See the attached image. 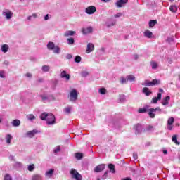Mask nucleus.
Segmentation results:
<instances>
[{"label": "nucleus", "mask_w": 180, "mask_h": 180, "mask_svg": "<svg viewBox=\"0 0 180 180\" xmlns=\"http://www.w3.org/2000/svg\"><path fill=\"white\" fill-rule=\"evenodd\" d=\"M68 98L71 102H75L78 99V91L76 89H72L69 94Z\"/></svg>", "instance_id": "1"}, {"label": "nucleus", "mask_w": 180, "mask_h": 180, "mask_svg": "<svg viewBox=\"0 0 180 180\" xmlns=\"http://www.w3.org/2000/svg\"><path fill=\"white\" fill-rule=\"evenodd\" d=\"M70 175H72V178L75 180H82V176L75 170V169H72L70 172Z\"/></svg>", "instance_id": "2"}, {"label": "nucleus", "mask_w": 180, "mask_h": 180, "mask_svg": "<svg viewBox=\"0 0 180 180\" xmlns=\"http://www.w3.org/2000/svg\"><path fill=\"white\" fill-rule=\"evenodd\" d=\"M46 123L48 125L56 124V116H54L53 113L48 114V117L46 118Z\"/></svg>", "instance_id": "3"}, {"label": "nucleus", "mask_w": 180, "mask_h": 180, "mask_svg": "<svg viewBox=\"0 0 180 180\" xmlns=\"http://www.w3.org/2000/svg\"><path fill=\"white\" fill-rule=\"evenodd\" d=\"M85 12L87 15H94V13L96 12V7L90 6L86 8Z\"/></svg>", "instance_id": "4"}, {"label": "nucleus", "mask_w": 180, "mask_h": 180, "mask_svg": "<svg viewBox=\"0 0 180 180\" xmlns=\"http://www.w3.org/2000/svg\"><path fill=\"white\" fill-rule=\"evenodd\" d=\"M2 15L3 16H6V19L9 20V19H11L12 16H13V13L9 10H4Z\"/></svg>", "instance_id": "5"}, {"label": "nucleus", "mask_w": 180, "mask_h": 180, "mask_svg": "<svg viewBox=\"0 0 180 180\" xmlns=\"http://www.w3.org/2000/svg\"><path fill=\"white\" fill-rule=\"evenodd\" d=\"M105 168H106L105 164L98 165L94 168V172H102V171H105Z\"/></svg>", "instance_id": "6"}, {"label": "nucleus", "mask_w": 180, "mask_h": 180, "mask_svg": "<svg viewBox=\"0 0 180 180\" xmlns=\"http://www.w3.org/2000/svg\"><path fill=\"white\" fill-rule=\"evenodd\" d=\"M94 49H95V47L94 46V44L89 43L87 44V48H86V53L87 54H89V53H92V51H94Z\"/></svg>", "instance_id": "7"}, {"label": "nucleus", "mask_w": 180, "mask_h": 180, "mask_svg": "<svg viewBox=\"0 0 180 180\" xmlns=\"http://www.w3.org/2000/svg\"><path fill=\"white\" fill-rule=\"evenodd\" d=\"M157 109L158 108H149L148 112V115L150 117H151L152 119L155 117V114H154V112H157Z\"/></svg>", "instance_id": "8"}, {"label": "nucleus", "mask_w": 180, "mask_h": 180, "mask_svg": "<svg viewBox=\"0 0 180 180\" xmlns=\"http://www.w3.org/2000/svg\"><path fill=\"white\" fill-rule=\"evenodd\" d=\"M92 27H88L87 28H82V32L83 34H88L89 33H92Z\"/></svg>", "instance_id": "9"}, {"label": "nucleus", "mask_w": 180, "mask_h": 180, "mask_svg": "<svg viewBox=\"0 0 180 180\" xmlns=\"http://www.w3.org/2000/svg\"><path fill=\"white\" fill-rule=\"evenodd\" d=\"M158 83V80L157 79H153L152 82H145V86H153V85H155L156 84Z\"/></svg>", "instance_id": "10"}, {"label": "nucleus", "mask_w": 180, "mask_h": 180, "mask_svg": "<svg viewBox=\"0 0 180 180\" xmlns=\"http://www.w3.org/2000/svg\"><path fill=\"white\" fill-rule=\"evenodd\" d=\"M60 77L62 78H65L66 81H70V74H67L65 70L61 72Z\"/></svg>", "instance_id": "11"}, {"label": "nucleus", "mask_w": 180, "mask_h": 180, "mask_svg": "<svg viewBox=\"0 0 180 180\" xmlns=\"http://www.w3.org/2000/svg\"><path fill=\"white\" fill-rule=\"evenodd\" d=\"M126 4H127V1H118L115 3V5L117 6V8H122Z\"/></svg>", "instance_id": "12"}, {"label": "nucleus", "mask_w": 180, "mask_h": 180, "mask_svg": "<svg viewBox=\"0 0 180 180\" xmlns=\"http://www.w3.org/2000/svg\"><path fill=\"white\" fill-rule=\"evenodd\" d=\"M144 36L145 37H148V39L153 38V32H150L149 30H146L144 32Z\"/></svg>", "instance_id": "13"}, {"label": "nucleus", "mask_w": 180, "mask_h": 180, "mask_svg": "<svg viewBox=\"0 0 180 180\" xmlns=\"http://www.w3.org/2000/svg\"><path fill=\"white\" fill-rule=\"evenodd\" d=\"M148 109H150V106L146 105V106L143 107V108H139L138 112H139V113H146V112H148Z\"/></svg>", "instance_id": "14"}, {"label": "nucleus", "mask_w": 180, "mask_h": 180, "mask_svg": "<svg viewBox=\"0 0 180 180\" xmlns=\"http://www.w3.org/2000/svg\"><path fill=\"white\" fill-rule=\"evenodd\" d=\"M169 99H171V97H169V96H166L162 101V105H163L164 106H166L167 105H168Z\"/></svg>", "instance_id": "15"}, {"label": "nucleus", "mask_w": 180, "mask_h": 180, "mask_svg": "<svg viewBox=\"0 0 180 180\" xmlns=\"http://www.w3.org/2000/svg\"><path fill=\"white\" fill-rule=\"evenodd\" d=\"M1 50L3 53H8V51L9 50V45L8 44L2 45Z\"/></svg>", "instance_id": "16"}, {"label": "nucleus", "mask_w": 180, "mask_h": 180, "mask_svg": "<svg viewBox=\"0 0 180 180\" xmlns=\"http://www.w3.org/2000/svg\"><path fill=\"white\" fill-rule=\"evenodd\" d=\"M53 174H54V169H51L49 171L45 173V175L46 176H48V178H51Z\"/></svg>", "instance_id": "17"}, {"label": "nucleus", "mask_w": 180, "mask_h": 180, "mask_svg": "<svg viewBox=\"0 0 180 180\" xmlns=\"http://www.w3.org/2000/svg\"><path fill=\"white\" fill-rule=\"evenodd\" d=\"M75 34V31H67L64 33L65 37H69V36H74Z\"/></svg>", "instance_id": "18"}, {"label": "nucleus", "mask_w": 180, "mask_h": 180, "mask_svg": "<svg viewBox=\"0 0 180 180\" xmlns=\"http://www.w3.org/2000/svg\"><path fill=\"white\" fill-rule=\"evenodd\" d=\"M32 180H43V177L40 174H34Z\"/></svg>", "instance_id": "19"}, {"label": "nucleus", "mask_w": 180, "mask_h": 180, "mask_svg": "<svg viewBox=\"0 0 180 180\" xmlns=\"http://www.w3.org/2000/svg\"><path fill=\"white\" fill-rule=\"evenodd\" d=\"M158 22L157 20H152L149 21V29H151L152 27H154L155 25H157Z\"/></svg>", "instance_id": "20"}, {"label": "nucleus", "mask_w": 180, "mask_h": 180, "mask_svg": "<svg viewBox=\"0 0 180 180\" xmlns=\"http://www.w3.org/2000/svg\"><path fill=\"white\" fill-rule=\"evenodd\" d=\"M143 92L144 94L146 95V96H148L151 95V91H150V89L147 87L143 88Z\"/></svg>", "instance_id": "21"}, {"label": "nucleus", "mask_w": 180, "mask_h": 180, "mask_svg": "<svg viewBox=\"0 0 180 180\" xmlns=\"http://www.w3.org/2000/svg\"><path fill=\"white\" fill-rule=\"evenodd\" d=\"M12 125L14 126V127H18V126H20V120H13Z\"/></svg>", "instance_id": "22"}, {"label": "nucleus", "mask_w": 180, "mask_h": 180, "mask_svg": "<svg viewBox=\"0 0 180 180\" xmlns=\"http://www.w3.org/2000/svg\"><path fill=\"white\" fill-rule=\"evenodd\" d=\"M136 80V77L133 75H129L127 76V81H131V82H133V81Z\"/></svg>", "instance_id": "23"}, {"label": "nucleus", "mask_w": 180, "mask_h": 180, "mask_svg": "<svg viewBox=\"0 0 180 180\" xmlns=\"http://www.w3.org/2000/svg\"><path fill=\"white\" fill-rule=\"evenodd\" d=\"M49 113L47 112H43L41 115H40V119L41 120H47V117L49 116Z\"/></svg>", "instance_id": "24"}, {"label": "nucleus", "mask_w": 180, "mask_h": 180, "mask_svg": "<svg viewBox=\"0 0 180 180\" xmlns=\"http://www.w3.org/2000/svg\"><path fill=\"white\" fill-rule=\"evenodd\" d=\"M56 45H54V42H49L47 44V48L49 50H54Z\"/></svg>", "instance_id": "25"}, {"label": "nucleus", "mask_w": 180, "mask_h": 180, "mask_svg": "<svg viewBox=\"0 0 180 180\" xmlns=\"http://www.w3.org/2000/svg\"><path fill=\"white\" fill-rule=\"evenodd\" d=\"M36 133H37V131L36 130H32L31 131H28L27 133V136H30V137H34V135L36 134Z\"/></svg>", "instance_id": "26"}, {"label": "nucleus", "mask_w": 180, "mask_h": 180, "mask_svg": "<svg viewBox=\"0 0 180 180\" xmlns=\"http://www.w3.org/2000/svg\"><path fill=\"white\" fill-rule=\"evenodd\" d=\"M172 140L173 143H175V144H177L178 146H179L180 143L178 142V136L176 135H174L172 137Z\"/></svg>", "instance_id": "27"}, {"label": "nucleus", "mask_w": 180, "mask_h": 180, "mask_svg": "<svg viewBox=\"0 0 180 180\" xmlns=\"http://www.w3.org/2000/svg\"><path fill=\"white\" fill-rule=\"evenodd\" d=\"M108 167L109 168V169L111 171V172L112 174H115V165L113 164H109L108 165Z\"/></svg>", "instance_id": "28"}, {"label": "nucleus", "mask_w": 180, "mask_h": 180, "mask_svg": "<svg viewBox=\"0 0 180 180\" xmlns=\"http://www.w3.org/2000/svg\"><path fill=\"white\" fill-rule=\"evenodd\" d=\"M134 130H136V131H138V133L140 131V130H141V124H136L134 125Z\"/></svg>", "instance_id": "29"}, {"label": "nucleus", "mask_w": 180, "mask_h": 180, "mask_svg": "<svg viewBox=\"0 0 180 180\" xmlns=\"http://www.w3.org/2000/svg\"><path fill=\"white\" fill-rule=\"evenodd\" d=\"M169 11L171 12H173L174 13H175V12H176V11H178V8L176 7V6L172 5L169 7Z\"/></svg>", "instance_id": "30"}, {"label": "nucleus", "mask_w": 180, "mask_h": 180, "mask_svg": "<svg viewBox=\"0 0 180 180\" xmlns=\"http://www.w3.org/2000/svg\"><path fill=\"white\" fill-rule=\"evenodd\" d=\"M75 157H76L77 160H82L84 155L82 154V153H77L75 154Z\"/></svg>", "instance_id": "31"}, {"label": "nucleus", "mask_w": 180, "mask_h": 180, "mask_svg": "<svg viewBox=\"0 0 180 180\" xmlns=\"http://www.w3.org/2000/svg\"><path fill=\"white\" fill-rule=\"evenodd\" d=\"M42 70L44 71V72H49V71H50V66L49 65L42 66Z\"/></svg>", "instance_id": "32"}, {"label": "nucleus", "mask_w": 180, "mask_h": 180, "mask_svg": "<svg viewBox=\"0 0 180 180\" xmlns=\"http://www.w3.org/2000/svg\"><path fill=\"white\" fill-rule=\"evenodd\" d=\"M75 43V40H74V38H68V44L70 46L74 44Z\"/></svg>", "instance_id": "33"}, {"label": "nucleus", "mask_w": 180, "mask_h": 180, "mask_svg": "<svg viewBox=\"0 0 180 180\" xmlns=\"http://www.w3.org/2000/svg\"><path fill=\"white\" fill-rule=\"evenodd\" d=\"M174 122H175L174 117H169L167 120V124H174Z\"/></svg>", "instance_id": "34"}, {"label": "nucleus", "mask_w": 180, "mask_h": 180, "mask_svg": "<svg viewBox=\"0 0 180 180\" xmlns=\"http://www.w3.org/2000/svg\"><path fill=\"white\" fill-rule=\"evenodd\" d=\"M27 119L28 120H34V119H36V117L33 114H30L27 115Z\"/></svg>", "instance_id": "35"}, {"label": "nucleus", "mask_w": 180, "mask_h": 180, "mask_svg": "<svg viewBox=\"0 0 180 180\" xmlns=\"http://www.w3.org/2000/svg\"><path fill=\"white\" fill-rule=\"evenodd\" d=\"M11 140H12V136L11 134H8L6 136V143H7V144H11Z\"/></svg>", "instance_id": "36"}, {"label": "nucleus", "mask_w": 180, "mask_h": 180, "mask_svg": "<svg viewBox=\"0 0 180 180\" xmlns=\"http://www.w3.org/2000/svg\"><path fill=\"white\" fill-rule=\"evenodd\" d=\"M53 53H55V54H59L60 53V48L58 46H55L53 48Z\"/></svg>", "instance_id": "37"}, {"label": "nucleus", "mask_w": 180, "mask_h": 180, "mask_svg": "<svg viewBox=\"0 0 180 180\" xmlns=\"http://www.w3.org/2000/svg\"><path fill=\"white\" fill-rule=\"evenodd\" d=\"M99 94H101V95H105V94H106V89L105 88H101L99 89L98 91Z\"/></svg>", "instance_id": "38"}, {"label": "nucleus", "mask_w": 180, "mask_h": 180, "mask_svg": "<svg viewBox=\"0 0 180 180\" xmlns=\"http://www.w3.org/2000/svg\"><path fill=\"white\" fill-rule=\"evenodd\" d=\"M81 56H76V57L75 58V63H81Z\"/></svg>", "instance_id": "39"}, {"label": "nucleus", "mask_w": 180, "mask_h": 180, "mask_svg": "<svg viewBox=\"0 0 180 180\" xmlns=\"http://www.w3.org/2000/svg\"><path fill=\"white\" fill-rule=\"evenodd\" d=\"M34 169V165L32 164L28 166V171H33Z\"/></svg>", "instance_id": "40"}, {"label": "nucleus", "mask_w": 180, "mask_h": 180, "mask_svg": "<svg viewBox=\"0 0 180 180\" xmlns=\"http://www.w3.org/2000/svg\"><path fill=\"white\" fill-rule=\"evenodd\" d=\"M150 65H151L153 70H155V68H157V67H158L157 63H155V62H152L150 63Z\"/></svg>", "instance_id": "41"}, {"label": "nucleus", "mask_w": 180, "mask_h": 180, "mask_svg": "<svg viewBox=\"0 0 180 180\" xmlns=\"http://www.w3.org/2000/svg\"><path fill=\"white\" fill-rule=\"evenodd\" d=\"M4 180H12V177H11L9 174H6L4 176Z\"/></svg>", "instance_id": "42"}, {"label": "nucleus", "mask_w": 180, "mask_h": 180, "mask_svg": "<svg viewBox=\"0 0 180 180\" xmlns=\"http://www.w3.org/2000/svg\"><path fill=\"white\" fill-rule=\"evenodd\" d=\"M65 112L69 115L71 113V107H67L65 108Z\"/></svg>", "instance_id": "43"}, {"label": "nucleus", "mask_w": 180, "mask_h": 180, "mask_svg": "<svg viewBox=\"0 0 180 180\" xmlns=\"http://www.w3.org/2000/svg\"><path fill=\"white\" fill-rule=\"evenodd\" d=\"M158 96L153 98L151 101V103H158Z\"/></svg>", "instance_id": "44"}, {"label": "nucleus", "mask_w": 180, "mask_h": 180, "mask_svg": "<svg viewBox=\"0 0 180 180\" xmlns=\"http://www.w3.org/2000/svg\"><path fill=\"white\" fill-rule=\"evenodd\" d=\"M108 178V172H105L104 174L102 176L101 179L105 180Z\"/></svg>", "instance_id": "45"}, {"label": "nucleus", "mask_w": 180, "mask_h": 180, "mask_svg": "<svg viewBox=\"0 0 180 180\" xmlns=\"http://www.w3.org/2000/svg\"><path fill=\"white\" fill-rule=\"evenodd\" d=\"M127 82V78L125 79L124 77H121V84H126V82Z\"/></svg>", "instance_id": "46"}, {"label": "nucleus", "mask_w": 180, "mask_h": 180, "mask_svg": "<svg viewBox=\"0 0 180 180\" xmlns=\"http://www.w3.org/2000/svg\"><path fill=\"white\" fill-rule=\"evenodd\" d=\"M59 151H61V148H60V146H58L55 150H54V153L56 154H57V153H59Z\"/></svg>", "instance_id": "47"}, {"label": "nucleus", "mask_w": 180, "mask_h": 180, "mask_svg": "<svg viewBox=\"0 0 180 180\" xmlns=\"http://www.w3.org/2000/svg\"><path fill=\"white\" fill-rule=\"evenodd\" d=\"M153 129H154V127H153V126H151V125H149V126L146 128V131H150V130H153Z\"/></svg>", "instance_id": "48"}, {"label": "nucleus", "mask_w": 180, "mask_h": 180, "mask_svg": "<svg viewBox=\"0 0 180 180\" xmlns=\"http://www.w3.org/2000/svg\"><path fill=\"white\" fill-rule=\"evenodd\" d=\"M174 126L172 124H167V130H172Z\"/></svg>", "instance_id": "49"}, {"label": "nucleus", "mask_w": 180, "mask_h": 180, "mask_svg": "<svg viewBox=\"0 0 180 180\" xmlns=\"http://www.w3.org/2000/svg\"><path fill=\"white\" fill-rule=\"evenodd\" d=\"M66 58L68 60H71V58H72V55L68 53L67 56H66Z\"/></svg>", "instance_id": "50"}, {"label": "nucleus", "mask_w": 180, "mask_h": 180, "mask_svg": "<svg viewBox=\"0 0 180 180\" xmlns=\"http://www.w3.org/2000/svg\"><path fill=\"white\" fill-rule=\"evenodd\" d=\"M88 75V72H82V77H86Z\"/></svg>", "instance_id": "51"}, {"label": "nucleus", "mask_w": 180, "mask_h": 180, "mask_svg": "<svg viewBox=\"0 0 180 180\" xmlns=\"http://www.w3.org/2000/svg\"><path fill=\"white\" fill-rule=\"evenodd\" d=\"M133 158L134 160H137L139 158V156L137 155V153L133 154Z\"/></svg>", "instance_id": "52"}, {"label": "nucleus", "mask_w": 180, "mask_h": 180, "mask_svg": "<svg viewBox=\"0 0 180 180\" xmlns=\"http://www.w3.org/2000/svg\"><path fill=\"white\" fill-rule=\"evenodd\" d=\"M41 98L42 101H47V99H49V98L45 96H41Z\"/></svg>", "instance_id": "53"}, {"label": "nucleus", "mask_w": 180, "mask_h": 180, "mask_svg": "<svg viewBox=\"0 0 180 180\" xmlns=\"http://www.w3.org/2000/svg\"><path fill=\"white\" fill-rule=\"evenodd\" d=\"M122 16V13H118L114 15L115 18H120Z\"/></svg>", "instance_id": "54"}, {"label": "nucleus", "mask_w": 180, "mask_h": 180, "mask_svg": "<svg viewBox=\"0 0 180 180\" xmlns=\"http://www.w3.org/2000/svg\"><path fill=\"white\" fill-rule=\"evenodd\" d=\"M0 77L1 78H5V73L4 72H0Z\"/></svg>", "instance_id": "55"}, {"label": "nucleus", "mask_w": 180, "mask_h": 180, "mask_svg": "<svg viewBox=\"0 0 180 180\" xmlns=\"http://www.w3.org/2000/svg\"><path fill=\"white\" fill-rule=\"evenodd\" d=\"M25 77H27V78H32V74L31 73H26Z\"/></svg>", "instance_id": "56"}, {"label": "nucleus", "mask_w": 180, "mask_h": 180, "mask_svg": "<svg viewBox=\"0 0 180 180\" xmlns=\"http://www.w3.org/2000/svg\"><path fill=\"white\" fill-rule=\"evenodd\" d=\"M44 20H49V14H47V15L44 17Z\"/></svg>", "instance_id": "57"}, {"label": "nucleus", "mask_w": 180, "mask_h": 180, "mask_svg": "<svg viewBox=\"0 0 180 180\" xmlns=\"http://www.w3.org/2000/svg\"><path fill=\"white\" fill-rule=\"evenodd\" d=\"M161 99V93L158 94V101H160Z\"/></svg>", "instance_id": "58"}, {"label": "nucleus", "mask_w": 180, "mask_h": 180, "mask_svg": "<svg viewBox=\"0 0 180 180\" xmlns=\"http://www.w3.org/2000/svg\"><path fill=\"white\" fill-rule=\"evenodd\" d=\"M163 154H168V150H163Z\"/></svg>", "instance_id": "59"}, {"label": "nucleus", "mask_w": 180, "mask_h": 180, "mask_svg": "<svg viewBox=\"0 0 180 180\" xmlns=\"http://www.w3.org/2000/svg\"><path fill=\"white\" fill-rule=\"evenodd\" d=\"M122 180H131V179H130L129 177H127V178L122 179Z\"/></svg>", "instance_id": "60"}, {"label": "nucleus", "mask_w": 180, "mask_h": 180, "mask_svg": "<svg viewBox=\"0 0 180 180\" xmlns=\"http://www.w3.org/2000/svg\"><path fill=\"white\" fill-rule=\"evenodd\" d=\"M32 17L33 18H37V14H36V13L32 14Z\"/></svg>", "instance_id": "61"}, {"label": "nucleus", "mask_w": 180, "mask_h": 180, "mask_svg": "<svg viewBox=\"0 0 180 180\" xmlns=\"http://www.w3.org/2000/svg\"><path fill=\"white\" fill-rule=\"evenodd\" d=\"M27 19L28 20H32V15L28 16Z\"/></svg>", "instance_id": "62"}, {"label": "nucleus", "mask_w": 180, "mask_h": 180, "mask_svg": "<svg viewBox=\"0 0 180 180\" xmlns=\"http://www.w3.org/2000/svg\"><path fill=\"white\" fill-rule=\"evenodd\" d=\"M159 92L162 93V92H164V90H163L162 89H159Z\"/></svg>", "instance_id": "63"}, {"label": "nucleus", "mask_w": 180, "mask_h": 180, "mask_svg": "<svg viewBox=\"0 0 180 180\" xmlns=\"http://www.w3.org/2000/svg\"><path fill=\"white\" fill-rule=\"evenodd\" d=\"M38 82H43V79H39L38 80Z\"/></svg>", "instance_id": "64"}]
</instances>
